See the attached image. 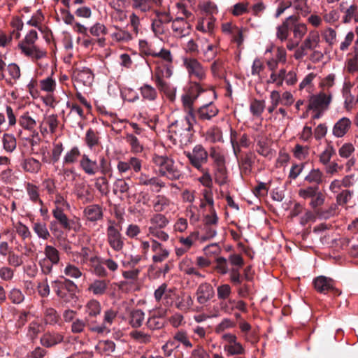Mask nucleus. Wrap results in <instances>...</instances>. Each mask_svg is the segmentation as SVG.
Segmentation results:
<instances>
[{
  "label": "nucleus",
  "instance_id": "f03ea898",
  "mask_svg": "<svg viewBox=\"0 0 358 358\" xmlns=\"http://www.w3.org/2000/svg\"><path fill=\"white\" fill-rule=\"evenodd\" d=\"M80 167L88 176H94L100 172L106 175L110 171V163L107 158L101 155L99 160L92 159L89 155L83 154L80 160Z\"/></svg>",
  "mask_w": 358,
  "mask_h": 358
},
{
  "label": "nucleus",
  "instance_id": "7ed1b4c3",
  "mask_svg": "<svg viewBox=\"0 0 358 358\" xmlns=\"http://www.w3.org/2000/svg\"><path fill=\"white\" fill-rule=\"evenodd\" d=\"M38 34L36 30L32 29L18 43V48L22 54L36 60L46 56V51L36 44Z\"/></svg>",
  "mask_w": 358,
  "mask_h": 358
},
{
  "label": "nucleus",
  "instance_id": "e2e57ef3",
  "mask_svg": "<svg viewBox=\"0 0 358 358\" xmlns=\"http://www.w3.org/2000/svg\"><path fill=\"white\" fill-rule=\"evenodd\" d=\"M250 3L243 1L234 4L230 9V13L236 17L243 15L249 12Z\"/></svg>",
  "mask_w": 358,
  "mask_h": 358
},
{
  "label": "nucleus",
  "instance_id": "603ef678",
  "mask_svg": "<svg viewBox=\"0 0 358 358\" xmlns=\"http://www.w3.org/2000/svg\"><path fill=\"white\" fill-rule=\"evenodd\" d=\"M108 288V282L104 280H96L90 286L89 291L94 295L103 294Z\"/></svg>",
  "mask_w": 358,
  "mask_h": 358
},
{
  "label": "nucleus",
  "instance_id": "ea45409f",
  "mask_svg": "<svg viewBox=\"0 0 358 358\" xmlns=\"http://www.w3.org/2000/svg\"><path fill=\"white\" fill-rule=\"evenodd\" d=\"M2 146L6 152L12 153L17 148V140L12 134L4 133L1 138Z\"/></svg>",
  "mask_w": 358,
  "mask_h": 358
},
{
  "label": "nucleus",
  "instance_id": "09e8293b",
  "mask_svg": "<svg viewBox=\"0 0 358 358\" xmlns=\"http://www.w3.org/2000/svg\"><path fill=\"white\" fill-rule=\"evenodd\" d=\"M180 271L188 275L201 276L194 266L193 261L189 257H185L179 264Z\"/></svg>",
  "mask_w": 358,
  "mask_h": 358
},
{
  "label": "nucleus",
  "instance_id": "680f3d73",
  "mask_svg": "<svg viewBox=\"0 0 358 358\" xmlns=\"http://www.w3.org/2000/svg\"><path fill=\"white\" fill-rule=\"evenodd\" d=\"M19 124L24 129L31 130L36 126V120L29 112L24 113L18 120Z\"/></svg>",
  "mask_w": 358,
  "mask_h": 358
},
{
  "label": "nucleus",
  "instance_id": "a878e982",
  "mask_svg": "<svg viewBox=\"0 0 358 358\" xmlns=\"http://www.w3.org/2000/svg\"><path fill=\"white\" fill-rule=\"evenodd\" d=\"M287 62V52L282 46L276 48L273 57L268 59L266 64L269 70H277L278 64Z\"/></svg>",
  "mask_w": 358,
  "mask_h": 358
},
{
  "label": "nucleus",
  "instance_id": "c756f323",
  "mask_svg": "<svg viewBox=\"0 0 358 358\" xmlns=\"http://www.w3.org/2000/svg\"><path fill=\"white\" fill-rule=\"evenodd\" d=\"M173 203L167 196L157 195L153 201V208L156 212H168L171 210Z\"/></svg>",
  "mask_w": 358,
  "mask_h": 358
},
{
  "label": "nucleus",
  "instance_id": "0eeeda50",
  "mask_svg": "<svg viewBox=\"0 0 358 358\" xmlns=\"http://www.w3.org/2000/svg\"><path fill=\"white\" fill-rule=\"evenodd\" d=\"M168 224L169 220L165 215L160 213L155 214L150 220L149 234L162 241H166L169 238V234L161 229L166 227Z\"/></svg>",
  "mask_w": 358,
  "mask_h": 358
},
{
  "label": "nucleus",
  "instance_id": "338daca9",
  "mask_svg": "<svg viewBox=\"0 0 358 358\" xmlns=\"http://www.w3.org/2000/svg\"><path fill=\"white\" fill-rule=\"evenodd\" d=\"M80 157V152L78 147H73L67 151L64 157V164H71L76 163Z\"/></svg>",
  "mask_w": 358,
  "mask_h": 358
},
{
  "label": "nucleus",
  "instance_id": "473e14b6",
  "mask_svg": "<svg viewBox=\"0 0 358 358\" xmlns=\"http://www.w3.org/2000/svg\"><path fill=\"white\" fill-rule=\"evenodd\" d=\"M21 166L25 172L38 173L41 169L42 164L34 157H28L22 160Z\"/></svg>",
  "mask_w": 358,
  "mask_h": 358
},
{
  "label": "nucleus",
  "instance_id": "bb28decb",
  "mask_svg": "<svg viewBox=\"0 0 358 358\" xmlns=\"http://www.w3.org/2000/svg\"><path fill=\"white\" fill-rule=\"evenodd\" d=\"M171 27L173 35L177 38L186 36L190 33L189 24L182 17L175 19L172 22Z\"/></svg>",
  "mask_w": 358,
  "mask_h": 358
},
{
  "label": "nucleus",
  "instance_id": "79ce46f5",
  "mask_svg": "<svg viewBox=\"0 0 358 358\" xmlns=\"http://www.w3.org/2000/svg\"><path fill=\"white\" fill-rule=\"evenodd\" d=\"M159 47L155 43H149L145 40H141L139 41V50L141 54L145 56H151L155 57Z\"/></svg>",
  "mask_w": 358,
  "mask_h": 358
},
{
  "label": "nucleus",
  "instance_id": "de8ad7c7",
  "mask_svg": "<svg viewBox=\"0 0 358 358\" xmlns=\"http://www.w3.org/2000/svg\"><path fill=\"white\" fill-rule=\"evenodd\" d=\"M256 150L264 157H269L271 155L270 141L266 137L259 138L257 141Z\"/></svg>",
  "mask_w": 358,
  "mask_h": 358
},
{
  "label": "nucleus",
  "instance_id": "cd10ccee",
  "mask_svg": "<svg viewBox=\"0 0 358 358\" xmlns=\"http://www.w3.org/2000/svg\"><path fill=\"white\" fill-rule=\"evenodd\" d=\"M151 249L155 253L152 257L154 262H162L169 257V251L156 240L151 241Z\"/></svg>",
  "mask_w": 358,
  "mask_h": 358
},
{
  "label": "nucleus",
  "instance_id": "0e129e2a",
  "mask_svg": "<svg viewBox=\"0 0 358 358\" xmlns=\"http://www.w3.org/2000/svg\"><path fill=\"white\" fill-rule=\"evenodd\" d=\"M127 143L131 147V151L134 153H141L143 150V146L139 140L134 134H128L125 137Z\"/></svg>",
  "mask_w": 358,
  "mask_h": 358
},
{
  "label": "nucleus",
  "instance_id": "6e6d98bb",
  "mask_svg": "<svg viewBox=\"0 0 358 358\" xmlns=\"http://www.w3.org/2000/svg\"><path fill=\"white\" fill-rule=\"evenodd\" d=\"M85 313L89 317H93L99 315L101 310L100 303L95 300H90L85 307Z\"/></svg>",
  "mask_w": 358,
  "mask_h": 358
},
{
  "label": "nucleus",
  "instance_id": "f3484780",
  "mask_svg": "<svg viewBox=\"0 0 358 358\" xmlns=\"http://www.w3.org/2000/svg\"><path fill=\"white\" fill-rule=\"evenodd\" d=\"M154 296L157 302L165 306H169L173 302L175 291L169 288L166 283H163L155 291Z\"/></svg>",
  "mask_w": 358,
  "mask_h": 358
},
{
  "label": "nucleus",
  "instance_id": "dca6fc26",
  "mask_svg": "<svg viewBox=\"0 0 358 358\" xmlns=\"http://www.w3.org/2000/svg\"><path fill=\"white\" fill-rule=\"evenodd\" d=\"M148 65L154 66V80H163L164 78H169L173 74L172 64L161 63L159 60H153L148 62Z\"/></svg>",
  "mask_w": 358,
  "mask_h": 358
},
{
  "label": "nucleus",
  "instance_id": "5701e85b",
  "mask_svg": "<svg viewBox=\"0 0 358 358\" xmlns=\"http://www.w3.org/2000/svg\"><path fill=\"white\" fill-rule=\"evenodd\" d=\"M58 124L59 120L56 115H45L40 125L41 132L43 135L55 134Z\"/></svg>",
  "mask_w": 358,
  "mask_h": 358
},
{
  "label": "nucleus",
  "instance_id": "a19ab883",
  "mask_svg": "<svg viewBox=\"0 0 358 358\" xmlns=\"http://www.w3.org/2000/svg\"><path fill=\"white\" fill-rule=\"evenodd\" d=\"M103 262V260H101L95 255L91 256L89 259V265L93 268L95 274L101 277L107 275V272L103 267L104 264Z\"/></svg>",
  "mask_w": 358,
  "mask_h": 358
},
{
  "label": "nucleus",
  "instance_id": "4468645a",
  "mask_svg": "<svg viewBox=\"0 0 358 358\" xmlns=\"http://www.w3.org/2000/svg\"><path fill=\"white\" fill-rule=\"evenodd\" d=\"M107 241L109 245L115 251H120L122 249L124 242L120 231L115 226L114 221H109L106 231Z\"/></svg>",
  "mask_w": 358,
  "mask_h": 358
},
{
  "label": "nucleus",
  "instance_id": "58836bf2",
  "mask_svg": "<svg viewBox=\"0 0 358 358\" xmlns=\"http://www.w3.org/2000/svg\"><path fill=\"white\" fill-rule=\"evenodd\" d=\"M139 92L142 98L148 101H155L158 97L157 89L147 83L143 84L139 88Z\"/></svg>",
  "mask_w": 358,
  "mask_h": 358
},
{
  "label": "nucleus",
  "instance_id": "2eb2a0df",
  "mask_svg": "<svg viewBox=\"0 0 358 358\" xmlns=\"http://www.w3.org/2000/svg\"><path fill=\"white\" fill-rule=\"evenodd\" d=\"M342 14V22L350 24L352 22H358V6L355 3H348L347 1H341L338 6Z\"/></svg>",
  "mask_w": 358,
  "mask_h": 358
},
{
  "label": "nucleus",
  "instance_id": "c03bdc74",
  "mask_svg": "<svg viewBox=\"0 0 358 358\" xmlns=\"http://www.w3.org/2000/svg\"><path fill=\"white\" fill-rule=\"evenodd\" d=\"M115 348V345L113 341H100L96 346V351L102 356H109Z\"/></svg>",
  "mask_w": 358,
  "mask_h": 358
},
{
  "label": "nucleus",
  "instance_id": "13d9d810",
  "mask_svg": "<svg viewBox=\"0 0 358 358\" xmlns=\"http://www.w3.org/2000/svg\"><path fill=\"white\" fill-rule=\"evenodd\" d=\"M336 150L331 144L327 145L324 150L319 155V162L323 166L331 162V157L335 155Z\"/></svg>",
  "mask_w": 358,
  "mask_h": 358
},
{
  "label": "nucleus",
  "instance_id": "052dcab7",
  "mask_svg": "<svg viewBox=\"0 0 358 358\" xmlns=\"http://www.w3.org/2000/svg\"><path fill=\"white\" fill-rule=\"evenodd\" d=\"M336 75L329 73L322 78L318 84L321 92H331L330 89L335 85Z\"/></svg>",
  "mask_w": 358,
  "mask_h": 358
},
{
  "label": "nucleus",
  "instance_id": "b1692460",
  "mask_svg": "<svg viewBox=\"0 0 358 358\" xmlns=\"http://www.w3.org/2000/svg\"><path fill=\"white\" fill-rule=\"evenodd\" d=\"M292 21H297L296 15H290L276 27V38L281 42L288 40Z\"/></svg>",
  "mask_w": 358,
  "mask_h": 358
},
{
  "label": "nucleus",
  "instance_id": "69168bd1",
  "mask_svg": "<svg viewBox=\"0 0 358 358\" xmlns=\"http://www.w3.org/2000/svg\"><path fill=\"white\" fill-rule=\"evenodd\" d=\"M144 321V313L141 310H134L131 312L129 324L132 327L137 328L142 325Z\"/></svg>",
  "mask_w": 358,
  "mask_h": 358
},
{
  "label": "nucleus",
  "instance_id": "ddd939ff",
  "mask_svg": "<svg viewBox=\"0 0 358 358\" xmlns=\"http://www.w3.org/2000/svg\"><path fill=\"white\" fill-rule=\"evenodd\" d=\"M171 21V17L166 12L156 11L152 20L151 28L155 36H158L165 33L167 24Z\"/></svg>",
  "mask_w": 358,
  "mask_h": 358
},
{
  "label": "nucleus",
  "instance_id": "37998d69",
  "mask_svg": "<svg viewBox=\"0 0 358 358\" xmlns=\"http://www.w3.org/2000/svg\"><path fill=\"white\" fill-rule=\"evenodd\" d=\"M201 52L204 57V59L209 62L214 59L217 53V46L215 44L208 43L205 39V43L201 45Z\"/></svg>",
  "mask_w": 358,
  "mask_h": 358
},
{
  "label": "nucleus",
  "instance_id": "4c0bfd02",
  "mask_svg": "<svg viewBox=\"0 0 358 358\" xmlns=\"http://www.w3.org/2000/svg\"><path fill=\"white\" fill-rule=\"evenodd\" d=\"M291 31L293 34V38L295 40L301 41L308 32V26L303 22H299L298 20L292 21Z\"/></svg>",
  "mask_w": 358,
  "mask_h": 358
},
{
  "label": "nucleus",
  "instance_id": "a18cd8bd",
  "mask_svg": "<svg viewBox=\"0 0 358 358\" xmlns=\"http://www.w3.org/2000/svg\"><path fill=\"white\" fill-rule=\"evenodd\" d=\"M63 340V336L59 334L46 333L41 338V343L47 348L52 347Z\"/></svg>",
  "mask_w": 358,
  "mask_h": 358
},
{
  "label": "nucleus",
  "instance_id": "f257e3e1",
  "mask_svg": "<svg viewBox=\"0 0 358 358\" xmlns=\"http://www.w3.org/2000/svg\"><path fill=\"white\" fill-rule=\"evenodd\" d=\"M152 162L160 176L166 177L171 180H177L182 176V171L175 164L173 159L166 155L154 154Z\"/></svg>",
  "mask_w": 358,
  "mask_h": 358
},
{
  "label": "nucleus",
  "instance_id": "f704fd0d",
  "mask_svg": "<svg viewBox=\"0 0 358 358\" xmlns=\"http://www.w3.org/2000/svg\"><path fill=\"white\" fill-rule=\"evenodd\" d=\"M222 30L224 33L231 34L233 35L234 41L236 42L238 45H241L242 43L243 40L242 31L231 22L222 24Z\"/></svg>",
  "mask_w": 358,
  "mask_h": 358
},
{
  "label": "nucleus",
  "instance_id": "774afa93",
  "mask_svg": "<svg viewBox=\"0 0 358 358\" xmlns=\"http://www.w3.org/2000/svg\"><path fill=\"white\" fill-rule=\"evenodd\" d=\"M201 12H203L205 16H213L218 13L217 5L212 1H203L199 6Z\"/></svg>",
  "mask_w": 358,
  "mask_h": 358
},
{
  "label": "nucleus",
  "instance_id": "5fc2aeb1",
  "mask_svg": "<svg viewBox=\"0 0 358 358\" xmlns=\"http://www.w3.org/2000/svg\"><path fill=\"white\" fill-rule=\"evenodd\" d=\"M32 228L39 238L48 240L50 237V234L45 223L41 222H34Z\"/></svg>",
  "mask_w": 358,
  "mask_h": 358
},
{
  "label": "nucleus",
  "instance_id": "c9c22d12",
  "mask_svg": "<svg viewBox=\"0 0 358 358\" xmlns=\"http://www.w3.org/2000/svg\"><path fill=\"white\" fill-rule=\"evenodd\" d=\"M59 287L56 290V293L59 297L64 299L65 301H69V297L66 296L64 290L66 289L71 292L70 297L72 298L74 294L73 293L76 289V284L71 280H66L65 282H59Z\"/></svg>",
  "mask_w": 358,
  "mask_h": 358
},
{
  "label": "nucleus",
  "instance_id": "2f4dec72",
  "mask_svg": "<svg viewBox=\"0 0 358 358\" xmlns=\"http://www.w3.org/2000/svg\"><path fill=\"white\" fill-rule=\"evenodd\" d=\"M215 18L213 16H204L199 18L196 25V30L203 33L211 32L215 27Z\"/></svg>",
  "mask_w": 358,
  "mask_h": 358
},
{
  "label": "nucleus",
  "instance_id": "4d7b16f0",
  "mask_svg": "<svg viewBox=\"0 0 358 358\" xmlns=\"http://www.w3.org/2000/svg\"><path fill=\"white\" fill-rule=\"evenodd\" d=\"M271 73L268 80V83L275 84L278 87H281L283 84V81L285 78L286 70L285 69H281L278 71L276 70H270Z\"/></svg>",
  "mask_w": 358,
  "mask_h": 358
},
{
  "label": "nucleus",
  "instance_id": "f8f14e48",
  "mask_svg": "<svg viewBox=\"0 0 358 358\" xmlns=\"http://www.w3.org/2000/svg\"><path fill=\"white\" fill-rule=\"evenodd\" d=\"M185 154L190 164L198 170H201L203 164L208 161V154L200 145H196L192 152H185Z\"/></svg>",
  "mask_w": 358,
  "mask_h": 358
},
{
  "label": "nucleus",
  "instance_id": "9d476101",
  "mask_svg": "<svg viewBox=\"0 0 358 358\" xmlns=\"http://www.w3.org/2000/svg\"><path fill=\"white\" fill-rule=\"evenodd\" d=\"M332 100L331 92H320L310 96L308 108L312 110L324 111Z\"/></svg>",
  "mask_w": 358,
  "mask_h": 358
},
{
  "label": "nucleus",
  "instance_id": "49530a36",
  "mask_svg": "<svg viewBox=\"0 0 358 358\" xmlns=\"http://www.w3.org/2000/svg\"><path fill=\"white\" fill-rule=\"evenodd\" d=\"M292 6L296 12L302 17H307L310 13V8L308 5V0H292Z\"/></svg>",
  "mask_w": 358,
  "mask_h": 358
},
{
  "label": "nucleus",
  "instance_id": "6ab92c4d",
  "mask_svg": "<svg viewBox=\"0 0 358 358\" xmlns=\"http://www.w3.org/2000/svg\"><path fill=\"white\" fill-rule=\"evenodd\" d=\"M46 148L45 150L43 148L41 149L42 162L45 164H55L59 160L63 152V144L61 142L53 143L50 152H46Z\"/></svg>",
  "mask_w": 358,
  "mask_h": 358
},
{
  "label": "nucleus",
  "instance_id": "9b49d317",
  "mask_svg": "<svg viewBox=\"0 0 358 358\" xmlns=\"http://www.w3.org/2000/svg\"><path fill=\"white\" fill-rule=\"evenodd\" d=\"M313 285L315 290L321 294H327L331 292L333 294L338 296L341 292L336 288L335 281L323 275L318 276L313 280Z\"/></svg>",
  "mask_w": 358,
  "mask_h": 358
},
{
  "label": "nucleus",
  "instance_id": "39448f33",
  "mask_svg": "<svg viewBox=\"0 0 358 358\" xmlns=\"http://www.w3.org/2000/svg\"><path fill=\"white\" fill-rule=\"evenodd\" d=\"M321 43L319 31L316 29L310 30L301 45L295 50L293 55L294 58L296 60L302 59L307 55V51L319 49Z\"/></svg>",
  "mask_w": 358,
  "mask_h": 358
},
{
  "label": "nucleus",
  "instance_id": "8fccbe9b",
  "mask_svg": "<svg viewBox=\"0 0 358 358\" xmlns=\"http://www.w3.org/2000/svg\"><path fill=\"white\" fill-rule=\"evenodd\" d=\"M25 189L29 199L34 203L38 202L43 206V202L40 199L38 187L33 183L27 182Z\"/></svg>",
  "mask_w": 358,
  "mask_h": 358
},
{
  "label": "nucleus",
  "instance_id": "864d4df0",
  "mask_svg": "<svg viewBox=\"0 0 358 358\" xmlns=\"http://www.w3.org/2000/svg\"><path fill=\"white\" fill-rule=\"evenodd\" d=\"M85 141L89 148L92 149L96 145L100 143V138L99 132L89 129L87 130L85 137Z\"/></svg>",
  "mask_w": 358,
  "mask_h": 358
},
{
  "label": "nucleus",
  "instance_id": "423d86ee",
  "mask_svg": "<svg viewBox=\"0 0 358 358\" xmlns=\"http://www.w3.org/2000/svg\"><path fill=\"white\" fill-rule=\"evenodd\" d=\"M182 61L189 78L200 81L206 78L207 69L197 59L185 56L182 58Z\"/></svg>",
  "mask_w": 358,
  "mask_h": 358
},
{
  "label": "nucleus",
  "instance_id": "412c9836",
  "mask_svg": "<svg viewBox=\"0 0 358 358\" xmlns=\"http://www.w3.org/2000/svg\"><path fill=\"white\" fill-rule=\"evenodd\" d=\"M218 113L219 109L211 101L208 103L199 107L196 110V115L199 120L208 121L217 116Z\"/></svg>",
  "mask_w": 358,
  "mask_h": 358
},
{
  "label": "nucleus",
  "instance_id": "aec40b11",
  "mask_svg": "<svg viewBox=\"0 0 358 358\" xmlns=\"http://www.w3.org/2000/svg\"><path fill=\"white\" fill-rule=\"evenodd\" d=\"M196 301L201 305H206L215 296V291L213 286L208 282L200 284L196 291Z\"/></svg>",
  "mask_w": 358,
  "mask_h": 358
},
{
  "label": "nucleus",
  "instance_id": "72a5a7b5",
  "mask_svg": "<svg viewBox=\"0 0 358 358\" xmlns=\"http://www.w3.org/2000/svg\"><path fill=\"white\" fill-rule=\"evenodd\" d=\"M159 90L163 93L170 101L176 98V88L165 80L155 81Z\"/></svg>",
  "mask_w": 358,
  "mask_h": 358
},
{
  "label": "nucleus",
  "instance_id": "a211bd4d",
  "mask_svg": "<svg viewBox=\"0 0 358 358\" xmlns=\"http://www.w3.org/2000/svg\"><path fill=\"white\" fill-rule=\"evenodd\" d=\"M73 80L76 86H90L94 81V74L89 68H78L73 71Z\"/></svg>",
  "mask_w": 358,
  "mask_h": 358
},
{
  "label": "nucleus",
  "instance_id": "20e7f679",
  "mask_svg": "<svg viewBox=\"0 0 358 358\" xmlns=\"http://www.w3.org/2000/svg\"><path fill=\"white\" fill-rule=\"evenodd\" d=\"M194 122L195 119L193 120L189 115H187L171 123L169 126V132L174 136L176 140L180 142L185 141L191 136Z\"/></svg>",
  "mask_w": 358,
  "mask_h": 358
},
{
  "label": "nucleus",
  "instance_id": "bf43d9fd",
  "mask_svg": "<svg viewBox=\"0 0 358 358\" xmlns=\"http://www.w3.org/2000/svg\"><path fill=\"white\" fill-rule=\"evenodd\" d=\"M323 177L324 173L320 169H313L305 177V181L308 183L320 185L322 182Z\"/></svg>",
  "mask_w": 358,
  "mask_h": 358
},
{
  "label": "nucleus",
  "instance_id": "1a4fd4ad",
  "mask_svg": "<svg viewBox=\"0 0 358 358\" xmlns=\"http://www.w3.org/2000/svg\"><path fill=\"white\" fill-rule=\"evenodd\" d=\"M39 89L41 92L45 94L42 98L44 103L52 106L54 102L53 94L57 89V81L53 73L39 80Z\"/></svg>",
  "mask_w": 358,
  "mask_h": 358
},
{
  "label": "nucleus",
  "instance_id": "c85d7f7f",
  "mask_svg": "<svg viewBox=\"0 0 358 358\" xmlns=\"http://www.w3.org/2000/svg\"><path fill=\"white\" fill-rule=\"evenodd\" d=\"M158 1L160 0H131V6L137 13L146 14L152 10L153 3H157Z\"/></svg>",
  "mask_w": 358,
  "mask_h": 358
},
{
  "label": "nucleus",
  "instance_id": "4be33fe9",
  "mask_svg": "<svg viewBox=\"0 0 358 358\" xmlns=\"http://www.w3.org/2000/svg\"><path fill=\"white\" fill-rule=\"evenodd\" d=\"M352 121L347 117H343L335 122L332 127V134L336 138L345 136L352 127Z\"/></svg>",
  "mask_w": 358,
  "mask_h": 358
},
{
  "label": "nucleus",
  "instance_id": "393cba45",
  "mask_svg": "<svg viewBox=\"0 0 358 358\" xmlns=\"http://www.w3.org/2000/svg\"><path fill=\"white\" fill-rule=\"evenodd\" d=\"M89 31L92 36L98 38L96 42L100 47L105 46L106 38L104 36L108 34V31L104 24L99 22H95L90 27Z\"/></svg>",
  "mask_w": 358,
  "mask_h": 358
},
{
  "label": "nucleus",
  "instance_id": "6e6552de",
  "mask_svg": "<svg viewBox=\"0 0 358 358\" xmlns=\"http://www.w3.org/2000/svg\"><path fill=\"white\" fill-rule=\"evenodd\" d=\"M223 348L229 356L241 355L245 352V348L238 341L237 336L231 333L224 334L222 337Z\"/></svg>",
  "mask_w": 358,
  "mask_h": 358
},
{
  "label": "nucleus",
  "instance_id": "7c9ffc66",
  "mask_svg": "<svg viewBox=\"0 0 358 358\" xmlns=\"http://www.w3.org/2000/svg\"><path fill=\"white\" fill-rule=\"evenodd\" d=\"M255 160V155L249 152L242 156L238 160V164L241 173L248 174L251 172L252 165Z\"/></svg>",
  "mask_w": 358,
  "mask_h": 358
},
{
  "label": "nucleus",
  "instance_id": "3c124183",
  "mask_svg": "<svg viewBox=\"0 0 358 358\" xmlns=\"http://www.w3.org/2000/svg\"><path fill=\"white\" fill-rule=\"evenodd\" d=\"M289 119L287 113L285 109L280 108L276 110L274 114L271 117V122L277 127L285 126V120Z\"/></svg>",
  "mask_w": 358,
  "mask_h": 358
},
{
  "label": "nucleus",
  "instance_id": "e433bc0d",
  "mask_svg": "<svg viewBox=\"0 0 358 358\" xmlns=\"http://www.w3.org/2000/svg\"><path fill=\"white\" fill-rule=\"evenodd\" d=\"M84 214L87 220L91 222L98 221L103 217V211L99 205H90L85 208Z\"/></svg>",
  "mask_w": 358,
  "mask_h": 358
}]
</instances>
